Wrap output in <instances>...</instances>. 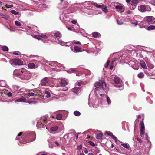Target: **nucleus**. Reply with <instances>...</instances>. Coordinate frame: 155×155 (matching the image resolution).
Returning a JSON list of instances; mask_svg holds the SVG:
<instances>
[{
  "mask_svg": "<svg viewBox=\"0 0 155 155\" xmlns=\"http://www.w3.org/2000/svg\"><path fill=\"white\" fill-rule=\"evenodd\" d=\"M93 3V5H94V6L97 8H102L101 5H98L97 3Z\"/></svg>",
  "mask_w": 155,
  "mask_h": 155,
  "instance_id": "obj_46",
  "label": "nucleus"
},
{
  "mask_svg": "<svg viewBox=\"0 0 155 155\" xmlns=\"http://www.w3.org/2000/svg\"><path fill=\"white\" fill-rule=\"evenodd\" d=\"M145 70L144 71V72L147 75H149V71H150V70L149 69H147H147H144Z\"/></svg>",
  "mask_w": 155,
  "mask_h": 155,
  "instance_id": "obj_45",
  "label": "nucleus"
},
{
  "mask_svg": "<svg viewBox=\"0 0 155 155\" xmlns=\"http://www.w3.org/2000/svg\"><path fill=\"white\" fill-rule=\"evenodd\" d=\"M115 2H112L111 3L112 5H114L115 8L118 11H120V12H123L124 11L123 6L121 5H117L115 6L114 5Z\"/></svg>",
  "mask_w": 155,
  "mask_h": 155,
  "instance_id": "obj_14",
  "label": "nucleus"
},
{
  "mask_svg": "<svg viewBox=\"0 0 155 155\" xmlns=\"http://www.w3.org/2000/svg\"><path fill=\"white\" fill-rule=\"evenodd\" d=\"M40 5L41 7L44 8H45L47 7V5L46 4L43 3L41 4Z\"/></svg>",
  "mask_w": 155,
  "mask_h": 155,
  "instance_id": "obj_60",
  "label": "nucleus"
},
{
  "mask_svg": "<svg viewBox=\"0 0 155 155\" xmlns=\"http://www.w3.org/2000/svg\"><path fill=\"white\" fill-rule=\"evenodd\" d=\"M128 64H131V65H134V63L132 61H129Z\"/></svg>",
  "mask_w": 155,
  "mask_h": 155,
  "instance_id": "obj_64",
  "label": "nucleus"
},
{
  "mask_svg": "<svg viewBox=\"0 0 155 155\" xmlns=\"http://www.w3.org/2000/svg\"><path fill=\"white\" fill-rule=\"evenodd\" d=\"M92 36L94 38H99L101 36L100 34L97 32H94L92 33Z\"/></svg>",
  "mask_w": 155,
  "mask_h": 155,
  "instance_id": "obj_25",
  "label": "nucleus"
},
{
  "mask_svg": "<svg viewBox=\"0 0 155 155\" xmlns=\"http://www.w3.org/2000/svg\"><path fill=\"white\" fill-rule=\"evenodd\" d=\"M74 114L76 116H79L80 115L81 113L78 111H75L74 112Z\"/></svg>",
  "mask_w": 155,
  "mask_h": 155,
  "instance_id": "obj_39",
  "label": "nucleus"
},
{
  "mask_svg": "<svg viewBox=\"0 0 155 155\" xmlns=\"http://www.w3.org/2000/svg\"><path fill=\"white\" fill-rule=\"evenodd\" d=\"M68 82L64 79H62L61 82V85L62 87H65L68 84Z\"/></svg>",
  "mask_w": 155,
  "mask_h": 155,
  "instance_id": "obj_18",
  "label": "nucleus"
},
{
  "mask_svg": "<svg viewBox=\"0 0 155 155\" xmlns=\"http://www.w3.org/2000/svg\"><path fill=\"white\" fill-rule=\"evenodd\" d=\"M113 139L115 141L116 143H117V141H119L117 137L114 135H113L112 137Z\"/></svg>",
  "mask_w": 155,
  "mask_h": 155,
  "instance_id": "obj_54",
  "label": "nucleus"
},
{
  "mask_svg": "<svg viewBox=\"0 0 155 155\" xmlns=\"http://www.w3.org/2000/svg\"><path fill=\"white\" fill-rule=\"evenodd\" d=\"M71 50L74 52L75 53H78L81 52L82 51L81 48L77 46H74V48L71 47Z\"/></svg>",
  "mask_w": 155,
  "mask_h": 155,
  "instance_id": "obj_16",
  "label": "nucleus"
},
{
  "mask_svg": "<svg viewBox=\"0 0 155 155\" xmlns=\"http://www.w3.org/2000/svg\"><path fill=\"white\" fill-rule=\"evenodd\" d=\"M49 35L50 37L51 36L54 38H57V39L58 41V43L61 45H64V43L62 40L60 39L61 38L62 35L59 32L57 31H54L49 34Z\"/></svg>",
  "mask_w": 155,
  "mask_h": 155,
  "instance_id": "obj_5",
  "label": "nucleus"
},
{
  "mask_svg": "<svg viewBox=\"0 0 155 155\" xmlns=\"http://www.w3.org/2000/svg\"><path fill=\"white\" fill-rule=\"evenodd\" d=\"M139 11L142 12L145 11H150L151 10V8L148 5H142L139 6L138 8Z\"/></svg>",
  "mask_w": 155,
  "mask_h": 155,
  "instance_id": "obj_7",
  "label": "nucleus"
},
{
  "mask_svg": "<svg viewBox=\"0 0 155 155\" xmlns=\"http://www.w3.org/2000/svg\"><path fill=\"white\" fill-rule=\"evenodd\" d=\"M93 3L91 2H85L84 3H82L83 5L86 8L85 9L92 8L91 6L93 5Z\"/></svg>",
  "mask_w": 155,
  "mask_h": 155,
  "instance_id": "obj_13",
  "label": "nucleus"
},
{
  "mask_svg": "<svg viewBox=\"0 0 155 155\" xmlns=\"http://www.w3.org/2000/svg\"><path fill=\"white\" fill-rule=\"evenodd\" d=\"M110 61L109 60H108L107 61L106 63L104 64V65L105 68H107V67L110 63Z\"/></svg>",
  "mask_w": 155,
  "mask_h": 155,
  "instance_id": "obj_51",
  "label": "nucleus"
},
{
  "mask_svg": "<svg viewBox=\"0 0 155 155\" xmlns=\"http://www.w3.org/2000/svg\"><path fill=\"white\" fill-rule=\"evenodd\" d=\"M11 12L13 14L15 15H18L19 13V12H18L16 11L15 10H11Z\"/></svg>",
  "mask_w": 155,
  "mask_h": 155,
  "instance_id": "obj_43",
  "label": "nucleus"
},
{
  "mask_svg": "<svg viewBox=\"0 0 155 155\" xmlns=\"http://www.w3.org/2000/svg\"><path fill=\"white\" fill-rule=\"evenodd\" d=\"M142 53L143 54H147V55H149L151 53V52L143 50Z\"/></svg>",
  "mask_w": 155,
  "mask_h": 155,
  "instance_id": "obj_40",
  "label": "nucleus"
},
{
  "mask_svg": "<svg viewBox=\"0 0 155 155\" xmlns=\"http://www.w3.org/2000/svg\"><path fill=\"white\" fill-rule=\"evenodd\" d=\"M138 23V21L136 20L134 21H132L131 22V23L134 26H136L137 24Z\"/></svg>",
  "mask_w": 155,
  "mask_h": 155,
  "instance_id": "obj_47",
  "label": "nucleus"
},
{
  "mask_svg": "<svg viewBox=\"0 0 155 155\" xmlns=\"http://www.w3.org/2000/svg\"><path fill=\"white\" fill-rule=\"evenodd\" d=\"M147 29L148 30H153L155 29V26L153 25H150L148 27Z\"/></svg>",
  "mask_w": 155,
  "mask_h": 155,
  "instance_id": "obj_33",
  "label": "nucleus"
},
{
  "mask_svg": "<svg viewBox=\"0 0 155 155\" xmlns=\"http://www.w3.org/2000/svg\"><path fill=\"white\" fill-rule=\"evenodd\" d=\"M113 81L115 84L114 86L115 87L122 90L124 88V84L122 80L117 76H115L113 78Z\"/></svg>",
  "mask_w": 155,
  "mask_h": 155,
  "instance_id": "obj_3",
  "label": "nucleus"
},
{
  "mask_svg": "<svg viewBox=\"0 0 155 155\" xmlns=\"http://www.w3.org/2000/svg\"><path fill=\"white\" fill-rule=\"evenodd\" d=\"M137 76L139 78H141L144 77V75L143 73L140 72L138 74Z\"/></svg>",
  "mask_w": 155,
  "mask_h": 155,
  "instance_id": "obj_41",
  "label": "nucleus"
},
{
  "mask_svg": "<svg viewBox=\"0 0 155 155\" xmlns=\"http://www.w3.org/2000/svg\"><path fill=\"white\" fill-rule=\"evenodd\" d=\"M22 136L23 137V139L22 140V141H20L18 143L20 145L33 141L36 138V134L34 132H26L23 134Z\"/></svg>",
  "mask_w": 155,
  "mask_h": 155,
  "instance_id": "obj_2",
  "label": "nucleus"
},
{
  "mask_svg": "<svg viewBox=\"0 0 155 155\" xmlns=\"http://www.w3.org/2000/svg\"><path fill=\"white\" fill-rule=\"evenodd\" d=\"M105 134H107V135L110 136H111L112 137L113 135L112 133H111L110 132H108L107 131H106L105 133Z\"/></svg>",
  "mask_w": 155,
  "mask_h": 155,
  "instance_id": "obj_49",
  "label": "nucleus"
},
{
  "mask_svg": "<svg viewBox=\"0 0 155 155\" xmlns=\"http://www.w3.org/2000/svg\"><path fill=\"white\" fill-rule=\"evenodd\" d=\"M28 67L30 68H35L37 67L34 63H30L28 64Z\"/></svg>",
  "mask_w": 155,
  "mask_h": 155,
  "instance_id": "obj_23",
  "label": "nucleus"
},
{
  "mask_svg": "<svg viewBox=\"0 0 155 155\" xmlns=\"http://www.w3.org/2000/svg\"><path fill=\"white\" fill-rule=\"evenodd\" d=\"M67 71L68 73H71V72H74L75 71V69L74 68H71L69 70H67Z\"/></svg>",
  "mask_w": 155,
  "mask_h": 155,
  "instance_id": "obj_44",
  "label": "nucleus"
},
{
  "mask_svg": "<svg viewBox=\"0 0 155 155\" xmlns=\"http://www.w3.org/2000/svg\"><path fill=\"white\" fill-rule=\"evenodd\" d=\"M47 123V121L45 118L41 117L37 122L36 126L38 128H44L46 127Z\"/></svg>",
  "mask_w": 155,
  "mask_h": 155,
  "instance_id": "obj_6",
  "label": "nucleus"
},
{
  "mask_svg": "<svg viewBox=\"0 0 155 155\" xmlns=\"http://www.w3.org/2000/svg\"><path fill=\"white\" fill-rule=\"evenodd\" d=\"M94 86L95 87V91H104L106 88V84L104 80L101 81V82H96L94 84Z\"/></svg>",
  "mask_w": 155,
  "mask_h": 155,
  "instance_id": "obj_4",
  "label": "nucleus"
},
{
  "mask_svg": "<svg viewBox=\"0 0 155 155\" xmlns=\"http://www.w3.org/2000/svg\"><path fill=\"white\" fill-rule=\"evenodd\" d=\"M0 15L2 17V18H3L5 19H8V17L6 15L2 14H1Z\"/></svg>",
  "mask_w": 155,
  "mask_h": 155,
  "instance_id": "obj_55",
  "label": "nucleus"
},
{
  "mask_svg": "<svg viewBox=\"0 0 155 155\" xmlns=\"http://www.w3.org/2000/svg\"><path fill=\"white\" fill-rule=\"evenodd\" d=\"M15 24L17 26H21V24L18 21H15Z\"/></svg>",
  "mask_w": 155,
  "mask_h": 155,
  "instance_id": "obj_42",
  "label": "nucleus"
},
{
  "mask_svg": "<svg viewBox=\"0 0 155 155\" xmlns=\"http://www.w3.org/2000/svg\"><path fill=\"white\" fill-rule=\"evenodd\" d=\"M88 104L90 107H93L94 108H96L98 106V104L97 103L96 104H93L92 103L88 102Z\"/></svg>",
  "mask_w": 155,
  "mask_h": 155,
  "instance_id": "obj_24",
  "label": "nucleus"
},
{
  "mask_svg": "<svg viewBox=\"0 0 155 155\" xmlns=\"http://www.w3.org/2000/svg\"><path fill=\"white\" fill-rule=\"evenodd\" d=\"M22 96L21 98H20V101L21 102H26V100L25 98V96Z\"/></svg>",
  "mask_w": 155,
  "mask_h": 155,
  "instance_id": "obj_36",
  "label": "nucleus"
},
{
  "mask_svg": "<svg viewBox=\"0 0 155 155\" xmlns=\"http://www.w3.org/2000/svg\"><path fill=\"white\" fill-rule=\"evenodd\" d=\"M83 84H84L83 82L82 81L78 82V86H81Z\"/></svg>",
  "mask_w": 155,
  "mask_h": 155,
  "instance_id": "obj_58",
  "label": "nucleus"
},
{
  "mask_svg": "<svg viewBox=\"0 0 155 155\" xmlns=\"http://www.w3.org/2000/svg\"><path fill=\"white\" fill-rule=\"evenodd\" d=\"M2 50L4 51H8V47L4 46L2 47Z\"/></svg>",
  "mask_w": 155,
  "mask_h": 155,
  "instance_id": "obj_38",
  "label": "nucleus"
},
{
  "mask_svg": "<svg viewBox=\"0 0 155 155\" xmlns=\"http://www.w3.org/2000/svg\"><path fill=\"white\" fill-rule=\"evenodd\" d=\"M9 61L11 64L13 66L20 65L22 64L21 61L18 59L12 60Z\"/></svg>",
  "mask_w": 155,
  "mask_h": 155,
  "instance_id": "obj_10",
  "label": "nucleus"
},
{
  "mask_svg": "<svg viewBox=\"0 0 155 155\" xmlns=\"http://www.w3.org/2000/svg\"><path fill=\"white\" fill-rule=\"evenodd\" d=\"M13 76L14 78H18L25 82H27L31 77V74L29 72L21 70H15L13 73Z\"/></svg>",
  "mask_w": 155,
  "mask_h": 155,
  "instance_id": "obj_1",
  "label": "nucleus"
},
{
  "mask_svg": "<svg viewBox=\"0 0 155 155\" xmlns=\"http://www.w3.org/2000/svg\"><path fill=\"white\" fill-rule=\"evenodd\" d=\"M26 91L27 90L25 88H22L19 91L21 93H23L26 92Z\"/></svg>",
  "mask_w": 155,
  "mask_h": 155,
  "instance_id": "obj_48",
  "label": "nucleus"
},
{
  "mask_svg": "<svg viewBox=\"0 0 155 155\" xmlns=\"http://www.w3.org/2000/svg\"><path fill=\"white\" fill-rule=\"evenodd\" d=\"M81 88L80 87H75L73 89V91L78 94L81 92Z\"/></svg>",
  "mask_w": 155,
  "mask_h": 155,
  "instance_id": "obj_19",
  "label": "nucleus"
},
{
  "mask_svg": "<svg viewBox=\"0 0 155 155\" xmlns=\"http://www.w3.org/2000/svg\"><path fill=\"white\" fill-rule=\"evenodd\" d=\"M145 19L149 24H153L155 23V18L152 16H147L145 17Z\"/></svg>",
  "mask_w": 155,
  "mask_h": 155,
  "instance_id": "obj_8",
  "label": "nucleus"
},
{
  "mask_svg": "<svg viewBox=\"0 0 155 155\" xmlns=\"http://www.w3.org/2000/svg\"><path fill=\"white\" fill-rule=\"evenodd\" d=\"M6 85V81L4 80L0 81V86L2 87H5Z\"/></svg>",
  "mask_w": 155,
  "mask_h": 155,
  "instance_id": "obj_27",
  "label": "nucleus"
},
{
  "mask_svg": "<svg viewBox=\"0 0 155 155\" xmlns=\"http://www.w3.org/2000/svg\"><path fill=\"white\" fill-rule=\"evenodd\" d=\"M140 134L142 137H144V134L145 133V127L143 120L140 123Z\"/></svg>",
  "mask_w": 155,
  "mask_h": 155,
  "instance_id": "obj_9",
  "label": "nucleus"
},
{
  "mask_svg": "<svg viewBox=\"0 0 155 155\" xmlns=\"http://www.w3.org/2000/svg\"><path fill=\"white\" fill-rule=\"evenodd\" d=\"M140 64L141 66L143 68V69H147V66L145 62L143 61H140Z\"/></svg>",
  "mask_w": 155,
  "mask_h": 155,
  "instance_id": "obj_26",
  "label": "nucleus"
},
{
  "mask_svg": "<svg viewBox=\"0 0 155 155\" xmlns=\"http://www.w3.org/2000/svg\"><path fill=\"white\" fill-rule=\"evenodd\" d=\"M138 3L137 0H132L131 2V5L132 6H136Z\"/></svg>",
  "mask_w": 155,
  "mask_h": 155,
  "instance_id": "obj_28",
  "label": "nucleus"
},
{
  "mask_svg": "<svg viewBox=\"0 0 155 155\" xmlns=\"http://www.w3.org/2000/svg\"><path fill=\"white\" fill-rule=\"evenodd\" d=\"M24 94L25 95V96L27 98H28L30 96L32 97L34 95V94L33 92L30 93L28 94H26L25 93Z\"/></svg>",
  "mask_w": 155,
  "mask_h": 155,
  "instance_id": "obj_29",
  "label": "nucleus"
},
{
  "mask_svg": "<svg viewBox=\"0 0 155 155\" xmlns=\"http://www.w3.org/2000/svg\"><path fill=\"white\" fill-rule=\"evenodd\" d=\"M121 145L123 146L124 147L126 148L127 149H129L130 148V145L129 144L127 143H123L122 142H121Z\"/></svg>",
  "mask_w": 155,
  "mask_h": 155,
  "instance_id": "obj_22",
  "label": "nucleus"
},
{
  "mask_svg": "<svg viewBox=\"0 0 155 155\" xmlns=\"http://www.w3.org/2000/svg\"><path fill=\"white\" fill-rule=\"evenodd\" d=\"M58 129V127L57 126H55L51 128V130L53 132L56 131Z\"/></svg>",
  "mask_w": 155,
  "mask_h": 155,
  "instance_id": "obj_34",
  "label": "nucleus"
},
{
  "mask_svg": "<svg viewBox=\"0 0 155 155\" xmlns=\"http://www.w3.org/2000/svg\"><path fill=\"white\" fill-rule=\"evenodd\" d=\"M91 8H88L85 10V12L86 13L89 15H91L93 14V11L91 9Z\"/></svg>",
  "mask_w": 155,
  "mask_h": 155,
  "instance_id": "obj_20",
  "label": "nucleus"
},
{
  "mask_svg": "<svg viewBox=\"0 0 155 155\" xmlns=\"http://www.w3.org/2000/svg\"><path fill=\"white\" fill-rule=\"evenodd\" d=\"M23 133H22V132H20V133H19L18 134V136H17V137H16V140H18L19 139V137L20 136H21L22 134Z\"/></svg>",
  "mask_w": 155,
  "mask_h": 155,
  "instance_id": "obj_53",
  "label": "nucleus"
},
{
  "mask_svg": "<svg viewBox=\"0 0 155 155\" xmlns=\"http://www.w3.org/2000/svg\"><path fill=\"white\" fill-rule=\"evenodd\" d=\"M146 135V139L150 143V145H151V142L149 141V137L148 136V134L147 133H146L145 134Z\"/></svg>",
  "mask_w": 155,
  "mask_h": 155,
  "instance_id": "obj_56",
  "label": "nucleus"
},
{
  "mask_svg": "<svg viewBox=\"0 0 155 155\" xmlns=\"http://www.w3.org/2000/svg\"><path fill=\"white\" fill-rule=\"evenodd\" d=\"M27 102L29 104H35L38 103V101H37L29 100Z\"/></svg>",
  "mask_w": 155,
  "mask_h": 155,
  "instance_id": "obj_37",
  "label": "nucleus"
},
{
  "mask_svg": "<svg viewBox=\"0 0 155 155\" xmlns=\"http://www.w3.org/2000/svg\"><path fill=\"white\" fill-rule=\"evenodd\" d=\"M99 96L100 99H101V98L102 99L103 97H104L105 98H106L108 105H110L111 104V101L108 96H107L106 95H105L104 94H99Z\"/></svg>",
  "mask_w": 155,
  "mask_h": 155,
  "instance_id": "obj_12",
  "label": "nucleus"
},
{
  "mask_svg": "<svg viewBox=\"0 0 155 155\" xmlns=\"http://www.w3.org/2000/svg\"><path fill=\"white\" fill-rule=\"evenodd\" d=\"M9 2L10 3H14L16 5H20L21 3V2L18 0H15L14 2H12L11 1H9Z\"/></svg>",
  "mask_w": 155,
  "mask_h": 155,
  "instance_id": "obj_32",
  "label": "nucleus"
},
{
  "mask_svg": "<svg viewBox=\"0 0 155 155\" xmlns=\"http://www.w3.org/2000/svg\"><path fill=\"white\" fill-rule=\"evenodd\" d=\"M64 12H63L61 14L60 16V20L62 21H69V17H67L66 16H64V15L63 14V13Z\"/></svg>",
  "mask_w": 155,
  "mask_h": 155,
  "instance_id": "obj_17",
  "label": "nucleus"
},
{
  "mask_svg": "<svg viewBox=\"0 0 155 155\" xmlns=\"http://www.w3.org/2000/svg\"><path fill=\"white\" fill-rule=\"evenodd\" d=\"M147 100H148V101L149 103L150 104H152L153 101L151 100V99L149 97L147 98Z\"/></svg>",
  "mask_w": 155,
  "mask_h": 155,
  "instance_id": "obj_61",
  "label": "nucleus"
},
{
  "mask_svg": "<svg viewBox=\"0 0 155 155\" xmlns=\"http://www.w3.org/2000/svg\"><path fill=\"white\" fill-rule=\"evenodd\" d=\"M5 6L6 8H9L13 7V6L11 5L6 4L5 5Z\"/></svg>",
  "mask_w": 155,
  "mask_h": 155,
  "instance_id": "obj_52",
  "label": "nucleus"
},
{
  "mask_svg": "<svg viewBox=\"0 0 155 155\" xmlns=\"http://www.w3.org/2000/svg\"><path fill=\"white\" fill-rule=\"evenodd\" d=\"M49 37V34L48 35V36H47L46 35H44L43 34H41L40 35H35V38L38 40L41 39L42 38L45 39L47 38L48 37Z\"/></svg>",
  "mask_w": 155,
  "mask_h": 155,
  "instance_id": "obj_15",
  "label": "nucleus"
},
{
  "mask_svg": "<svg viewBox=\"0 0 155 155\" xmlns=\"http://www.w3.org/2000/svg\"><path fill=\"white\" fill-rule=\"evenodd\" d=\"M62 115L61 114H58L56 115V119L58 120H60L62 119Z\"/></svg>",
  "mask_w": 155,
  "mask_h": 155,
  "instance_id": "obj_35",
  "label": "nucleus"
},
{
  "mask_svg": "<svg viewBox=\"0 0 155 155\" xmlns=\"http://www.w3.org/2000/svg\"><path fill=\"white\" fill-rule=\"evenodd\" d=\"M117 22L118 24L119 25H122L123 23V22L122 21L119 20V19L117 20Z\"/></svg>",
  "mask_w": 155,
  "mask_h": 155,
  "instance_id": "obj_50",
  "label": "nucleus"
},
{
  "mask_svg": "<svg viewBox=\"0 0 155 155\" xmlns=\"http://www.w3.org/2000/svg\"><path fill=\"white\" fill-rule=\"evenodd\" d=\"M50 78L48 77H45L42 79L40 82V84L42 86H45L49 80Z\"/></svg>",
  "mask_w": 155,
  "mask_h": 155,
  "instance_id": "obj_11",
  "label": "nucleus"
},
{
  "mask_svg": "<svg viewBox=\"0 0 155 155\" xmlns=\"http://www.w3.org/2000/svg\"><path fill=\"white\" fill-rule=\"evenodd\" d=\"M45 94L46 95L45 97L47 98L50 97L51 96V94L50 92L47 90H45Z\"/></svg>",
  "mask_w": 155,
  "mask_h": 155,
  "instance_id": "obj_30",
  "label": "nucleus"
},
{
  "mask_svg": "<svg viewBox=\"0 0 155 155\" xmlns=\"http://www.w3.org/2000/svg\"><path fill=\"white\" fill-rule=\"evenodd\" d=\"M103 134L101 133H98L96 134V138L98 139H101L102 137Z\"/></svg>",
  "mask_w": 155,
  "mask_h": 155,
  "instance_id": "obj_31",
  "label": "nucleus"
},
{
  "mask_svg": "<svg viewBox=\"0 0 155 155\" xmlns=\"http://www.w3.org/2000/svg\"><path fill=\"white\" fill-rule=\"evenodd\" d=\"M88 143L91 145L92 146H95V144L92 141H89L88 142Z\"/></svg>",
  "mask_w": 155,
  "mask_h": 155,
  "instance_id": "obj_57",
  "label": "nucleus"
},
{
  "mask_svg": "<svg viewBox=\"0 0 155 155\" xmlns=\"http://www.w3.org/2000/svg\"><path fill=\"white\" fill-rule=\"evenodd\" d=\"M50 65L51 66L53 67L54 66H57L58 67H59V65H60V64L58 63L57 62L55 61H53L49 63Z\"/></svg>",
  "mask_w": 155,
  "mask_h": 155,
  "instance_id": "obj_21",
  "label": "nucleus"
},
{
  "mask_svg": "<svg viewBox=\"0 0 155 155\" xmlns=\"http://www.w3.org/2000/svg\"><path fill=\"white\" fill-rule=\"evenodd\" d=\"M102 9L103 11L105 13L107 12V9L106 6L104 8H102Z\"/></svg>",
  "mask_w": 155,
  "mask_h": 155,
  "instance_id": "obj_59",
  "label": "nucleus"
},
{
  "mask_svg": "<svg viewBox=\"0 0 155 155\" xmlns=\"http://www.w3.org/2000/svg\"><path fill=\"white\" fill-rule=\"evenodd\" d=\"M55 144L58 147H60V145L59 143L57 141H55L54 142Z\"/></svg>",
  "mask_w": 155,
  "mask_h": 155,
  "instance_id": "obj_63",
  "label": "nucleus"
},
{
  "mask_svg": "<svg viewBox=\"0 0 155 155\" xmlns=\"http://www.w3.org/2000/svg\"><path fill=\"white\" fill-rule=\"evenodd\" d=\"M137 140L140 143H141L142 142V140L140 138H137Z\"/></svg>",
  "mask_w": 155,
  "mask_h": 155,
  "instance_id": "obj_62",
  "label": "nucleus"
}]
</instances>
